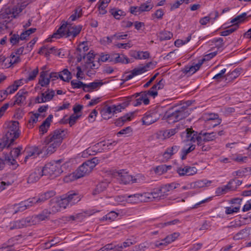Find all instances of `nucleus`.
Here are the masks:
<instances>
[{"mask_svg": "<svg viewBox=\"0 0 251 251\" xmlns=\"http://www.w3.org/2000/svg\"><path fill=\"white\" fill-rule=\"evenodd\" d=\"M184 133L187 141H197L198 146L202 145V142L213 141L216 137V134L215 132L203 133L201 131L198 134L197 131L189 128L186 129V132Z\"/></svg>", "mask_w": 251, "mask_h": 251, "instance_id": "1", "label": "nucleus"}, {"mask_svg": "<svg viewBox=\"0 0 251 251\" xmlns=\"http://www.w3.org/2000/svg\"><path fill=\"white\" fill-rule=\"evenodd\" d=\"M68 25V22H64L57 31L53 34L51 37L60 38L64 36L68 37L72 36L74 38L80 32L82 29L81 25H70L67 29Z\"/></svg>", "mask_w": 251, "mask_h": 251, "instance_id": "2", "label": "nucleus"}, {"mask_svg": "<svg viewBox=\"0 0 251 251\" xmlns=\"http://www.w3.org/2000/svg\"><path fill=\"white\" fill-rule=\"evenodd\" d=\"M190 110L186 106H182L175 111L169 110L166 112L164 118L169 123L177 122L188 117Z\"/></svg>", "mask_w": 251, "mask_h": 251, "instance_id": "3", "label": "nucleus"}, {"mask_svg": "<svg viewBox=\"0 0 251 251\" xmlns=\"http://www.w3.org/2000/svg\"><path fill=\"white\" fill-rule=\"evenodd\" d=\"M81 196L77 191H70L61 196L60 200L56 203L60 208H66L69 205H72L81 200Z\"/></svg>", "mask_w": 251, "mask_h": 251, "instance_id": "4", "label": "nucleus"}, {"mask_svg": "<svg viewBox=\"0 0 251 251\" xmlns=\"http://www.w3.org/2000/svg\"><path fill=\"white\" fill-rule=\"evenodd\" d=\"M61 162V160H58L46 164L43 168L42 167L43 174L45 176L53 177L58 176L63 172L60 165Z\"/></svg>", "mask_w": 251, "mask_h": 251, "instance_id": "5", "label": "nucleus"}, {"mask_svg": "<svg viewBox=\"0 0 251 251\" xmlns=\"http://www.w3.org/2000/svg\"><path fill=\"white\" fill-rule=\"evenodd\" d=\"M19 125L18 122L13 121L9 124L6 129L5 136L3 137L6 139V141L9 142L10 144H14L15 140L20 136V131Z\"/></svg>", "mask_w": 251, "mask_h": 251, "instance_id": "6", "label": "nucleus"}, {"mask_svg": "<svg viewBox=\"0 0 251 251\" xmlns=\"http://www.w3.org/2000/svg\"><path fill=\"white\" fill-rule=\"evenodd\" d=\"M161 108H156L146 112L142 119L143 125H150L159 119L161 116Z\"/></svg>", "mask_w": 251, "mask_h": 251, "instance_id": "7", "label": "nucleus"}, {"mask_svg": "<svg viewBox=\"0 0 251 251\" xmlns=\"http://www.w3.org/2000/svg\"><path fill=\"white\" fill-rule=\"evenodd\" d=\"M24 9V6L16 5L13 8H6L0 13V19H9L15 18Z\"/></svg>", "mask_w": 251, "mask_h": 251, "instance_id": "8", "label": "nucleus"}, {"mask_svg": "<svg viewBox=\"0 0 251 251\" xmlns=\"http://www.w3.org/2000/svg\"><path fill=\"white\" fill-rule=\"evenodd\" d=\"M50 214L51 212L49 210L45 209L38 214L28 217L29 225H37L42 221L49 220Z\"/></svg>", "mask_w": 251, "mask_h": 251, "instance_id": "9", "label": "nucleus"}, {"mask_svg": "<svg viewBox=\"0 0 251 251\" xmlns=\"http://www.w3.org/2000/svg\"><path fill=\"white\" fill-rule=\"evenodd\" d=\"M92 170L93 169L86 161L73 173V175L75 179H78L88 175Z\"/></svg>", "mask_w": 251, "mask_h": 251, "instance_id": "10", "label": "nucleus"}, {"mask_svg": "<svg viewBox=\"0 0 251 251\" xmlns=\"http://www.w3.org/2000/svg\"><path fill=\"white\" fill-rule=\"evenodd\" d=\"M23 149L22 147L19 146L14 148L10 152V156L7 155L5 157V161L8 165H11L16 167L18 166L15 158L18 157L20 154L21 151Z\"/></svg>", "mask_w": 251, "mask_h": 251, "instance_id": "11", "label": "nucleus"}, {"mask_svg": "<svg viewBox=\"0 0 251 251\" xmlns=\"http://www.w3.org/2000/svg\"><path fill=\"white\" fill-rule=\"evenodd\" d=\"M66 130L60 128L57 129L47 136V141L51 139L53 141H57V142L61 144L63 139L66 136Z\"/></svg>", "mask_w": 251, "mask_h": 251, "instance_id": "12", "label": "nucleus"}, {"mask_svg": "<svg viewBox=\"0 0 251 251\" xmlns=\"http://www.w3.org/2000/svg\"><path fill=\"white\" fill-rule=\"evenodd\" d=\"M133 98L136 99V100L132 102V104L134 106H138L141 105L142 102L145 105H148L150 103V100L148 97L146 95L145 92H143V91L133 95L131 97V99Z\"/></svg>", "mask_w": 251, "mask_h": 251, "instance_id": "13", "label": "nucleus"}, {"mask_svg": "<svg viewBox=\"0 0 251 251\" xmlns=\"http://www.w3.org/2000/svg\"><path fill=\"white\" fill-rule=\"evenodd\" d=\"M118 179L121 183L126 184L129 183L130 182H138V181H137V178H133V177L132 176L130 175L128 172H126L124 170L120 171V172H118Z\"/></svg>", "mask_w": 251, "mask_h": 251, "instance_id": "14", "label": "nucleus"}, {"mask_svg": "<svg viewBox=\"0 0 251 251\" xmlns=\"http://www.w3.org/2000/svg\"><path fill=\"white\" fill-rule=\"evenodd\" d=\"M27 226H30V225H29V222L27 217L10 222L9 223V225L6 226V227H9V229L13 230L14 229L23 228Z\"/></svg>", "mask_w": 251, "mask_h": 251, "instance_id": "15", "label": "nucleus"}, {"mask_svg": "<svg viewBox=\"0 0 251 251\" xmlns=\"http://www.w3.org/2000/svg\"><path fill=\"white\" fill-rule=\"evenodd\" d=\"M45 146L43 148L46 150L47 154H52L57 149V148L61 145L57 141H53L51 139L47 141V137L44 141Z\"/></svg>", "mask_w": 251, "mask_h": 251, "instance_id": "16", "label": "nucleus"}, {"mask_svg": "<svg viewBox=\"0 0 251 251\" xmlns=\"http://www.w3.org/2000/svg\"><path fill=\"white\" fill-rule=\"evenodd\" d=\"M176 172L180 176H192L197 173V169L195 167L185 166L177 168Z\"/></svg>", "mask_w": 251, "mask_h": 251, "instance_id": "17", "label": "nucleus"}, {"mask_svg": "<svg viewBox=\"0 0 251 251\" xmlns=\"http://www.w3.org/2000/svg\"><path fill=\"white\" fill-rule=\"evenodd\" d=\"M28 92L25 89L20 90L15 96V100L12 106L17 104L21 106L25 101Z\"/></svg>", "mask_w": 251, "mask_h": 251, "instance_id": "18", "label": "nucleus"}, {"mask_svg": "<svg viewBox=\"0 0 251 251\" xmlns=\"http://www.w3.org/2000/svg\"><path fill=\"white\" fill-rule=\"evenodd\" d=\"M43 149H41L39 147L34 146L27 149L26 155L25 158V162H26L28 158L32 157L34 158L43 152Z\"/></svg>", "mask_w": 251, "mask_h": 251, "instance_id": "19", "label": "nucleus"}, {"mask_svg": "<svg viewBox=\"0 0 251 251\" xmlns=\"http://www.w3.org/2000/svg\"><path fill=\"white\" fill-rule=\"evenodd\" d=\"M44 175L42 167H37L35 169L34 171L29 175L27 179V182L28 183H34Z\"/></svg>", "mask_w": 251, "mask_h": 251, "instance_id": "20", "label": "nucleus"}, {"mask_svg": "<svg viewBox=\"0 0 251 251\" xmlns=\"http://www.w3.org/2000/svg\"><path fill=\"white\" fill-rule=\"evenodd\" d=\"M234 182H235V180L232 179L229 181L226 185L217 188L216 190V194L217 195L220 196L226 193L229 191L235 190L236 187L232 186V184Z\"/></svg>", "mask_w": 251, "mask_h": 251, "instance_id": "21", "label": "nucleus"}, {"mask_svg": "<svg viewBox=\"0 0 251 251\" xmlns=\"http://www.w3.org/2000/svg\"><path fill=\"white\" fill-rule=\"evenodd\" d=\"M102 84L103 82L101 81H94L88 84H85L84 88H83V91L86 92H91L96 90Z\"/></svg>", "mask_w": 251, "mask_h": 251, "instance_id": "22", "label": "nucleus"}, {"mask_svg": "<svg viewBox=\"0 0 251 251\" xmlns=\"http://www.w3.org/2000/svg\"><path fill=\"white\" fill-rule=\"evenodd\" d=\"M151 66H152L151 68H153L155 66V65L151 62H149L144 66L134 69L133 70L131 71L132 72V74L134 75V76L138 75H140L147 71V69L150 68Z\"/></svg>", "mask_w": 251, "mask_h": 251, "instance_id": "23", "label": "nucleus"}, {"mask_svg": "<svg viewBox=\"0 0 251 251\" xmlns=\"http://www.w3.org/2000/svg\"><path fill=\"white\" fill-rule=\"evenodd\" d=\"M205 120L207 122H213V121H216V124L213 125V127H215L219 125H220L221 123L222 120L219 118V116L218 114L215 113H208L205 114Z\"/></svg>", "mask_w": 251, "mask_h": 251, "instance_id": "24", "label": "nucleus"}, {"mask_svg": "<svg viewBox=\"0 0 251 251\" xmlns=\"http://www.w3.org/2000/svg\"><path fill=\"white\" fill-rule=\"evenodd\" d=\"M47 71H42L40 73L38 84L42 87H47L50 84V78L47 77Z\"/></svg>", "mask_w": 251, "mask_h": 251, "instance_id": "25", "label": "nucleus"}, {"mask_svg": "<svg viewBox=\"0 0 251 251\" xmlns=\"http://www.w3.org/2000/svg\"><path fill=\"white\" fill-rule=\"evenodd\" d=\"M179 149V146H173L171 148H168L163 153V157L164 158L168 159L171 157V156L177 152Z\"/></svg>", "mask_w": 251, "mask_h": 251, "instance_id": "26", "label": "nucleus"}, {"mask_svg": "<svg viewBox=\"0 0 251 251\" xmlns=\"http://www.w3.org/2000/svg\"><path fill=\"white\" fill-rule=\"evenodd\" d=\"M132 115L133 113H127L124 116L120 117L115 122V125L117 126H122L125 122L131 120Z\"/></svg>", "mask_w": 251, "mask_h": 251, "instance_id": "27", "label": "nucleus"}, {"mask_svg": "<svg viewBox=\"0 0 251 251\" xmlns=\"http://www.w3.org/2000/svg\"><path fill=\"white\" fill-rule=\"evenodd\" d=\"M58 78L65 82H69L72 78V74L67 69H64L58 74Z\"/></svg>", "mask_w": 251, "mask_h": 251, "instance_id": "28", "label": "nucleus"}, {"mask_svg": "<svg viewBox=\"0 0 251 251\" xmlns=\"http://www.w3.org/2000/svg\"><path fill=\"white\" fill-rule=\"evenodd\" d=\"M201 65V63H198L194 66H185V68L182 70L183 73L185 74H187L188 73L189 74H191V75L193 74L194 73H195L197 71H198L200 69Z\"/></svg>", "mask_w": 251, "mask_h": 251, "instance_id": "29", "label": "nucleus"}, {"mask_svg": "<svg viewBox=\"0 0 251 251\" xmlns=\"http://www.w3.org/2000/svg\"><path fill=\"white\" fill-rule=\"evenodd\" d=\"M108 186V183L106 182H101L98 184L93 191L92 194L94 196L97 195V194L103 192Z\"/></svg>", "mask_w": 251, "mask_h": 251, "instance_id": "30", "label": "nucleus"}, {"mask_svg": "<svg viewBox=\"0 0 251 251\" xmlns=\"http://www.w3.org/2000/svg\"><path fill=\"white\" fill-rule=\"evenodd\" d=\"M188 148L184 147L181 151V159L184 160L186 159V155L190 152L195 149L196 145L193 144H188Z\"/></svg>", "mask_w": 251, "mask_h": 251, "instance_id": "31", "label": "nucleus"}, {"mask_svg": "<svg viewBox=\"0 0 251 251\" xmlns=\"http://www.w3.org/2000/svg\"><path fill=\"white\" fill-rule=\"evenodd\" d=\"M74 13L69 17L68 19L69 22L72 21H75L77 18L81 17L82 15V9L80 7H76L74 11Z\"/></svg>", "mask_w": 251, "mask_h": 251, "instance_id": "32", "label": "nucleus"}, {"mask_svg": "<svg viewBox=\"0 0 251 251\" xmlns=\"http://www.w3.org/2000/svg\"><path fill=\"white\" fill-rule=\"evenodd\" d=\"M115 56H116V63H121L122 64H128L129 63V59L123 54L115 53Z\"/></svg>", "mask_w": 251, "mask_h": 251, "instance_id": "33", "label": "nucleus"}, {"mask_svg": "<svg viewBox=\"0 0 251 251\" xmlns=\"http://www.w3.org/2000/svg\"><path fill=\"white\" fill-rule=\"evenodd\" d=\"M125 198H126V201L128 203L135 204L140 202L138 194L125 196Z\"/></svg>", "mask_w": 251, "mask_h": 251, "instance_id": "34", "label": "nucleus"}, {"mask_svg": "<svg viewBox=\"0 0 251 251\" xmlns=\"http://www.w3.org/2000/svg\"><path fill=\"white\" fill-rule=\"evenodd\" d=\"M18 89V84H12L9 86L6 90L1 91V93H3L4 96L6 97L8 94H11L14 93Z\"/></svg>", "mask_w": 251, "mask_h": 251, "instance_id": "35", "label": "nucleus"}, {"mask_svg": "<svg viewBox=\"0 0 251 251\" xmlns=\"http://www.w3.org/2000/svg\"><path fill=\"white\" fill-rule=\"evenodd\" d=\"M55 195V192L53 191H48L45 193H44L43 195H42L37 198V201H40V202L44 201L49 199H50L51 197H53Z\"/></svg>", "mask_w": 251, "mask_h": 251, "instance_id": "36", "label": "nucleus"}, {"mask_svg": "<svg viewBox=\"0 0 251 251\" xmlns=\"http://www.w3.org/2000/svg\"><path fill=\"white\" fill-rule=\"evenodd\" d=\"M173 37V33L167 30H163L159 32V38L160 41L167 40Z\"/></svg>", "mask_w": 251, "mask_h": 251, "instance_id": "37", "label": "nucleus"}, {"mask_svg": "<svg viewBox=\"0 0 251 251\" xmlns=\"http://www.w3.org/2000/svg\"><path fill=\"white\" fill-rule=\"evenodd\" d=\"M239 27L237 24H234L229 29L221 32L220 35L223 36H226L235 31Z\"/></svg>", "mask_w": 251, "mask_h": 251, "instance_id": "38", "label": "nucleus"}, {"mask_svg": "<svg viewBox=\"0 0 251 251\" xmlns=\"http://www.w3.org/2000/svg\"><path fill=\"white\" fill-rule=\"evenodd\" d=\"M240 74V70L239 69H236L232 72L226 75V80L229 81H231L233 80L234 79L236 78Z\"/></svg>", "mask_w": 251, "mask_h": 251, "instance_id": "39", "label": "nucleus"}, {"mask_svg": "<svg viewBox=\"0 0 251 251\" xmlns=\"http://www.w3.org/2000/svg\"><path fill=\"white\" fill-rule=\"evenodd\" d=\"M54 95V91L53 90H50V89H48L45 93H41V95L43 96L46 102L50 100Z\"/></svg>", "mask_w": 251, "mask_h": 251, "instance_id": "40", "label": "nucleus"}, {"mask_svg": "<svg viewBox=\"0 0 251 251\" xmlns=\"http://www.w3.org/2000/svg\"><path fill=\"white\" fill-rule=\"evenodd\" d=\"M109 12L115 19L118 20L120 19L122 16L124 17L126 15V13L121 10L111 9Z\"/></svg>", "mask_w": 251, "mask_h": 251, "instance_id": "41", "label": "nucleus"}, {"mask_svg": "<svg viewBox=\"0 0 251 251\" xmlns=\"http://www.w3.org/2000/svg\"><path fill=\"white\" fill-rule=\"evenodd\" d=\"M118 215V213L112 211L103 217L102 220L112 222L114 221Z\"/></svg>", "mask_w": 251, "mask_h": 251, "instance_id": "42", "label": "nucleus"}, {"mask_svg": "<svg viewBox=\"0 0 251 251\" xmlns=\"http://www.w3.org/2000/svg\"><path fill=\"white\" fill-rule=\"evenodd\" d=\"M114 110H113V105L107 106L104 108L101 111L102 117L103 119H106L109 118V117H105V114H111L114 113Z\"/></svg>", "mask_w": 251, "mask_h": 251, "instance_id": "43", "label": "nucleus"}, {"mask_svg": "<svg viewBox=\"0 0 251 251\" xmlns=\"http://www.w3.org/2000/svg\"><path fill=\"white\" fill-rule=\"evenodd\" d=\"M140 202H146L151 201L150 196L149 193H144L142 194L138 193Z\"/></svg>", "mask_w": 251, "mask_h": 251, "instance_id": "44", "label": "nucleus"}, {"mask_svg": "<svg viewBox=\"0 0 251 251\" xmlns=\"http://www.w3.org/2000/svg\"><path fill=\"white\" fill-rule=\"evenodd\" d=\"M177 128H173L167 129L163 131V136L165 138H169L173 135H174L177 132Z\"/></svg>", "mask_w": 251, "mask_h": 251, "instance_id": "45", "label": "nucleus"}, {"mask_svg": "<svg viewBox=\"0 0 251 251\" xmlns=\"http://www.w3.org/2000/svg\"><path fill=\"white\" fill-rule=\"evenodd\" d=\"M179 233L175 232L170 234L163 239V241H166V243L168 244L174 241L179 236Z\"/></svg>", "mask_w": 251, "mask_h": 251, "instance_id": "46", "label": "nucleus"}, {"mask_svg": "<svg viewBox=\"0 0 251 251\" xmlns=\"http://www.w3.org/2000/svg\"><path fill=\"white\" fill-rule=\"evenodd\" d=\"M39 116H40V114L39 113H35V114H32L31 116L30 119L28 121V126L29 127H30V128L32 127L33 124H35L37 122L38 118Z\"/></svg>", "mask_w": 251, "mask_h": 251, "instance_id": "47", "label": "nucleus"}, {"mask_svg": "<svg viewBox=\"0 0 251 251\" xmlns=\"http://www.w3.org/2000/svg\"><path fill=\"white\" fill-rule=\"evenodd\" d=\"M246 16H247V13H243L236 16L234 19H233L231 21L230 23H234L235 22H236V24H238L239 23H242L244 21L245 18L246 17Z\"/></svg>", "mask_w": 251, "mask_h": 251, "instance_id": "48", "label": "nucleus"}, {"mask_svg": "<svg viewBox=\"0 0 251 251\" xmlns=\"http://www.w3.org/2000/svg\"><path fill=\"white\" fill-rule=\"evenodd\" d=\"M72 88L74 89H79L80 88H84L85 83H83L82 81H78L76 80H73L71 82Z\"/></svg>", "mask_w": 251, "mask_h": 251, "instance_id": "49", "label": "nucleus"}, {"mask_svg": "<svg viewBox=\"0 0 251 251\" xmlns=\"http://www.w3.org/2000/svg\"><path fill=\"white\" fill-rule=\"evenodd\" d=\"M157 90V89L156 87V86L153 85V86L148 91L143 92H145V94L147 97L148 95H149L154 98L158 94Z\"/></svg>", "mask_w": 251, "mask_h": 251, "instance_id": "50", "label": "nucleus"}, {"mask_svg": "<svg viewBox=\"0 0 251 251\" xmlns=\"http://www.w3.org/2000/svg\"><path fill=\"white\" fill-rule=\"evenodd\" d=\"M38 74V68H36V69H35L34 70H33L32 71L29 73L28 76L26 78V82L34 80Z\"/></svg>", "mask_w": 251, "mask_h": 251, "instance_id": "51", "label": "nucleus"}, {"mask_svg": "<svg viewBox=\"0 0 251 251\" xmlns=\"http://www.w3.org/2000/svg\"><path fill=\"white\" fill-rule=\"evenodd\" d=\"M240 208V206H236L234 207H226L225 213L227 215L231 214L233 213H237L239 211Z\"/></svg>", "mask_w": 251, "mask_h": 251, "instance_id": "52", "label": "nucleus"}, {"mask_svg": "<svg viewBox=\"0 0 251 251\" xmlns=\"http://www.w3.org/2000/svg\"><path fill=\"white\" fill-rule=\"evenodd\" d=\"M137 58V59H146L150 57V53L148 51H138Z\"/></svg>", "mask_w": 251, "mask_h": 251, "instance_id": "53", "label": "nucleus"}, {"mask_svg": "<svg viewBox=\"0 0 251 251\" xmlns=\"http://www.w3.org/2000/svg\"><path fill=\"white\" fill-rule=\"evenodd\" d=\"M128 105V102H124L122 104H119L118 105H112L113 110H114V113L121 112L122 109L125 108L126 106Z\"/></svg>", "mask_w": 251, "mask_h": 251, "instance_id": "54", "label": "nucleus"}, {"mask_svg": "<svg viewBox=\"0 0 251 251\" xmlns=\"http://www.w3.org/2000/svg\"><path fill=\"white\" fill-rule=\"evenodd\" d=\"M11 145H12L10 144L8 141H6L4 137L2 139H0V151L4 148H9Z\"/></svg>", "mask_w": 251, "mask_h": 251, "instance_id": "55", "label": "nucleus"}, {"mask_svg": "<svg viewBox=\"0 0 251 251\" xmlns=\"http://www.w3.org/2000/svg\"><path fill=\"white\" fill-rule=\"evenodd\" d=\"M88 47L87 46H86L84 42H82L80 44L76 49L77 50V53H85V52L88 50Z\"/></svg>", "mask_w": 251, "mask_h": 251, "instance_id": "56", "label": "nucleus"}, {"mask_svg": "<svg viewBox=\"0 0 251 251\" xmlns=\"http://www.w3.org/2000/svg\"><path fill=\"white\" fill-rule=\"evenodd\" d=\"M80 116L81 115H75V114L71 115L68 119V123L70 126H73Z\"/></svg>", "mask_w": 251, "mask_h": 251, "instance_id": "57", "label": "nucleus"}, {"mask_svg": "<svg viewBox=\"0 0 251 251\" xmlns=\"http://www.w3.org/2000/svg\"><path fill=\"white\" fill-rule=\"evenodd\" d=\"M16 206H18L17 204H14L9 205L7 208L5 212L8 213L9 214H14L17 213V211L16 210Z\"/></svg>", "mask_w": 251, "mask_h": 251, "instance_id": "58", "label": "nucleus"}, {"mask_svg": "<svg viewBox=\"0 0 251 251\" xmlns=\"http://www.w3.org/2000/svg\"><path fill=\"white\" fill-rule=\"evenodd\" d=\"M127 37V34H124L122 32L116 33L112 36V38H115L116 40L126 39Z\"/></svg>", "mask_w": 251, "mask_h": 251, "instance_id": "59", "label": "nucleus"}, {"mask_svg": "<svg viewBox=\"0 0 251 251\" xmlns=\"http://www.w3.org/2000/svg\"><path fill=\"white\" fill-rule=\"evenodd\" d=\"M23 202L25 205H28V208H29L30 207H31L33 204L36 203H39L40 201H37V199L35 198H33L31 199H29L26 201H23Z\"/></svg>", "mask_w": 251, "mask_h": 251, "instance_id": "60", "label": "nucleus"}, {"mask_svg": "<svg viewBox=\"0 0 251 251\" xmlns=\"http://www.w3.org/2000/svg\"><path fill=\"white\" fill-rule=\"evenodd\" d=\"M50 126V125L44 121L39 127V130L40 132H42V134H44L46 133L48 131Z\"/></svg>", "mask_w": 251, "mask_h": 251, "instance_id": "61", "label": "nucleus"}, {"mask_svg": "<svg viewBox=\"0 0 251 251\" xmlns=\"http://www.w3.org/2000/svg\"><path fill=\"white\" fill-rule=\"evenodd\" d=\"M10 21V20H5L3 22H0V34L3 33L5 30L8 29V27L7 24Z\"/></svg>", "mask_w": 251, "mask_h": 251, "instance_id": "62", "label": "nucleus"}, {"mask_svg": "<svg viewBox=\"0 0 251 251\" xmlns=\"http://www.w3.org/2000/svg\"><path fill=\"white\" fill-rule=\"evenodd\" d=\"M149 193L151 195L150 199L151 201L161 200L160 196H159L158 193L156 192V189H154L152 192Z\"/></svg>", "mask_w": 251, "mask_h": 251, "instance_id": "63", "label": "nucleus"}, {"mask_svg": "<svg viewBox=\"0 0 251 251\" xmlns=\"http://www.w3.org/2000/svg\"><path fill=\"white\" fill-rule=\"evenodd\" d=\"M87 161L92 169L99 163V160L97 157H94L91 160H87Z\"/></svg>", "mask_w": 251, "mask_h": 251, "instance_id": "64", "label": "nucleus"}]
</instances>
